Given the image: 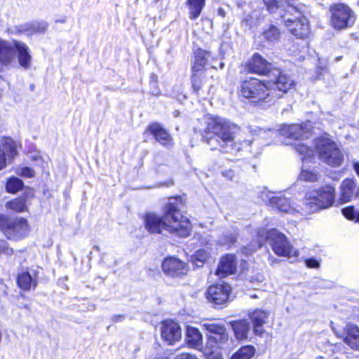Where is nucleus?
I'll use <instances>...</instances> for the list:
<instances>
[{
	"mask_svg": "<svg viewBox=\"0 0 359 359\" xmlns=\"http://www.w3.org/2000/svg\"><path fill=\"white\" fill-rule=\"evenodd\" d=\"M199 125L195 127L205 139L212 150L218 149L222 152L236 154L243 149H248L251 140L243 143L234 141L233 124L220 116H206L198 120Z\"/></svg>",
	"mask_w": 359,
	"mask_h": 359,
	"instance_id": "f257e3e1",
	"label": "nucleus"
},
{
	"mask_svg": "<svg viewBox=\"0 0 359 359\" xmlns=\"http://www.w3.org/2000/svg\"><path fill=\"white\" fill-rule=\"evenodd\" d=\"M182 200L172 197L163 208L162 217L155 213H147L144 217L146 229L151 233H161L163 231L176 233L181 237H187L191 231L189 219L180 211Z\"/></svg>",
	"mask_w": 359,
	"mask_h": 359,
	"instance_id": "f03ea898",
	"label": "nucleus"
},
{
	"mask_svg": "<svg viewBox=\"0 0 359 359\" xmlns=\"http://www.w3.org/2000/svg\"><path fill=\"white\" fill-rule=\"evenodd\" d=\"M292 146L301 156L304 163L307 160L311 161V158H313V147L319 158L328 165L338 167L344 161L342 152L337 143L327 134L316 138L314 142H311L308 139L302 142H294Z\"/></svg>",
	"mask_w": 359,
	"mask_h": 359,
	"instance_id": "7ed1b4c3",
	"label": "nucleus"
},
{
	"mask_svg": "<svg viewBox=\"0 0 359 359\" xmlns=\"http://www.w3.org/2000/svg\"><path fill=\"white\" fill-rule=\"evenodd\" d=\"M239 94L250 102L262 106L270 105L276 97L266 80L261 81L256 78L243 81L240 86Z\"/></svg>",
	"mask_w": 359,
	"mask_h": 359,
	"instance_id": "20e7f679",
	"label": "nucleus"
},
{
	"mask_svg": "<svg viewBox=\"0 0 359 359\" xmlns=\"http://www.w3.org/2000/svg\"><path fill=\"white\" fill-rule=\"evenodd\" d=\"M257 236L259 241L256 246H253L250 250L244 248L245 253H252V251L260 248L265 241H268L274 253L278 256L297 257L299 255L298 251L293 249L285 236L276 229L268 231L259 229Z\"/></svg>",
	"mask_w": 359,
	"mask_h": 359,
	"instance_id": "39448f33",
	"label": "nucleus"
},
{
	"mask_svg": "<svg viewBox=\"0 0 359 359\" xmlns=\"http://www.w3.org/2000/svg\"><path fill=\"white\" fill-rule=\"evenodd\" d=\"M335 188L326 185L307 191L302 203V214L311 215L332 207L334 203Z\"/></svg>",
	"mask_w": 359,
	"mask_h": 359,
	"instance_id": "423d86ee",
	"label": "nucleus"
},
{
	"mask_svg": "<svg viewBox=\"0 0 359 359\" xmlns=\"http://www.w3.org/2000/svg\"><path fill=\"white\" fill-rule=\"evenodd\" d=\"M288 13H284L282 19L289 31L296 37L303 39L309 33V25L307 19L302 15L296 5L288 4Z\"/></svg>",
	"mask_w": 359,
	"mask_h": 359,
	"instance_id": "0eeeda50",
	"label": "nucleus"
},
{
	"mask_svg": "<svg viewBox=\"0 0 359 359\" xmlns=\"http://www.w3.org/2000/svg\"><path fill=\"white\" fill-rule=\"evenodd\" d=\"M330 22L335 29L351 27L355 20L354 12L346 5L339 3L330 6Z\"/></svg>",
	"mask_w": 359,
	"mask_h": 359,
	"instance_id": "6e6552de",
	"label": "nucleus"
},
{
	"mask_svg": "<svg viewBox=\"0 0 359 359\" xmlns=\"http://www.w3.org/2000/svg\"><path fill=\"white\" fill-rule=\"evenodd\" d=\"M269 133L271 137L280 135L294 140V142H299L306 140L311 137V125L309 121L302 124L283 125L279 129V132L269 130Z\"/></svg>",
	"mask_w": 359,
	"mask_h": 359,
	"instance_id": "1a4fd4ad",
	"label": "nucleus"
},
{
	"mask_svg": "<svg viewBox=\"0 0 359 359\" xmlns=\"http://www.w3.org/2000/svg\"><path fill=\"white\" fill-rule=\"evenodd\" d=\"M266 81L274 95H276V99L280 97L282 95L281 93H287L294 86V80L277 68L272 70Z\"/></svg>",
	"mask_w": 359,
	"mask_h": 359,
	"instance_id": "9d476101",
	"label": "nucleus"
},
{
	"mask_svg": "<svg viewBox=\"0 0 359 359\" xmlns=\"http://www.w3.org/2000/svg\"><path fill=\"white\" fill-rule=\"evenodd\" d=\"M262 198L264 201H269V204L272 208H276L280 212L294 215L299 214L302 216V206L297 208L292 204L289 200L280 194H276L274 193L264 191L262 194Z\"/></svg>",
	"mask_w": 359,
	"mask_h": 359,
	"instance_id": "9b49d317",
	"label": "nucleus"
},
{
	"mask_svg": "<svg viewBox=\"0 0 359 359\" xmlns=\"http://www.w3.org/2000/svg\"><path fill=\"white\" fill-rule=\"evenodd\" d=\"M22 46L20 42L12 43L0 40V64L7 66L15 61L18 56L20 65L22 66Z\"/></svg>",
	"mask_w": 359,
	"mask_h": 359,
	"instance_id": "f8f14e48",
	"label": "nucleus"
},
{
	"mask_svg": "<svg viewBox=\"0 0 359 359\" xmlns=\"http://www.w3.org/2000/svg\"><path fill=\"white\" fill-rule=\"evenodd\" d=\"M22 229V217L14 218L4 214L0 215V230L8 239L20 238Z\"/></svg>",
	"mask_w": 359,
	"mask_h": 359,
	"instance_id": "ddd939ff",
	"label": "nucleus"
},
{
	"mask_svg": "<svg viewBox=\"0 0 359 359\" xmlns=\"http://www.w3.org/2000/svg\"><path fill=\"white\" fill-rule=\"evenodd\" d=\"M231 291V286L227 283L215 284L208 288L206 297L215 305H224L228 302Z\"/></svg>",
	"mask_w": 359,
	"mask_h": 359,
	"instance_id": "4468645a",
	"label": "nucleus"
},
{
	"mask_svg": "<svg viewBox=\"0 0 359 359\" xmlns=\"http://www.w3.org/2000/svg\"><path fill=\"white\" fill-rule=\"evenodd\" d=\"M17 154L15 142L11 137H3L0 144V170L5 168Z\"/></svg>",
	"mask_w": 359,
	"mask_h": 359,
	"instance_id": "2eb2a0df",
	"label": "nucleus"
},
{
	"mask_svg": "<svg viewBox=\"0 0 359 359\" xmlns=\"http://www.w3.org/2000/svg\"><path fill=\"white\" fill-rule=\"evenodd\" d=\"M162 270L168 276L177 277L185 275L188 271V266L179 259L170 257L163 262Z\"/></svg>",
	"mask_w": 359,
	"mask_h": 359,
	"instance_id": "dca6fc26",
	"label": "nucleus"
},
{
	"mask_svg": "<svg viewBox=\"0 0 359 359\" xmlns=\"http://www.w3.org/2000/svg\"><path fill=\"white\" fill-rule=\"evenodd\" d=\"M248 68L251 73L269 77L272 70L275 69L276 67L259 54L255 53L248 64Z\"/></svg>",
	"mask_w": 359,
	"mask_h": 359,
	"instance_id": "f3484780",
	"label": "nucleus"
},
{
	"mask_svg": "<svg viewBox=\"0 0 359 359\" xmlns=\"http://www.w3.org/2000/svg\"><path fill=\"white\" fill-rule=\"evenodd\" d=\"M161 337L168 344L178 341L182 337L181 328L178 323L172 320H166L161 327Z\"/></svg>",
	"mask_w": 359,
	"mask_h": 359,
	"instance_id": "a211bd4d",
	"label": "nucleus"
},
{
	"mask_svg": "<svg viewBox=\"0 0 359 359\" xmlns=\"http://www.w3.org/2000/svg\"><path fill=\"white\" fill-rule=\"evenodd\" d=\"M146 132L152 135L160 144L171 148L173 145V140L171 135L159 123H153L146 129Z\"/></svg>",
	"mask_w": 359,
	"mask_h": 359,
	"instance_id": "6ab92c4d",
	"label": "nucleus"
},
{
	"mask_svg": "<svg viewBox=\"0 0 359 359\" xmlns=\"http://www.w3.org/2000/svg\"><path fill=\"white\" fill-rule=\"evenodd\" d=\"M203 327L210 334L209 336L210 341H215L218 344H222L228 340L229 336L224 325L213 323H205L203 324Z\"/></svg>",
	"mask_w": 359,
	"mask_h": 359,
	"instance_id": "aec40b11",
	"label": "nucleus"
},
{
	"mask_svg": "<svg viewBox=\"0 0 359 359\" xmlns=\"http://www.w3.org/2000/svg\"><path fill=\"white\" fill-rule=\"evenodd\" d=\"M236 257L234 255L227 254L222 257L216 273L221 277L232 274L236 270Z\"/></svg>",
	"mask_w": 359,
	"mask_h": 359,
	"instance_id": "412c9836",
	"label": "nucleus"
},
{
	"mask_svg": "<svg viewBox=\"0 0 359 359\" xmlns=\"http://www.w3.org/2000/svg\"><path fill=\"white\" fill-rule=\"evenodd\" d=\"M341 196L340 201L342 203H346L358 197L359 193L356 192V184L353 180L345 179L341 182L340 187Z\"/></svg>",
	"mask_w": 359,
	"mask_h": 359,
	"instance_id": "4be33fe9",
	"label": "nucleus"
},
{
	"mask_svg": "<svg viewBox=\"0 0 359 359\" xmlns=\"http://www.w3.org/2000/svg\"><path fill=\"white\" fill-rule=\"evenodd\" d=\"M212 57L210 51L198 48L194 52V60L192 65L191 72H204L209 59Z\"/></svg>",
	"mask_w": 359,
	"mask_h": 359,
	"instance_id": "5701e85b",
	"label": "nucleus"
},
{
	"mask_svg": "<svg viewBox=\"0 0 359 359\" xmlns=\"http://www.w3.org/2000/svg\"><path fill=\"white\" fill-rule=\"evenodd\" d=\"M269 313L260 309H256L249 314V317L253 323V331L256 335H262L264 332L262 328L263 325L266 323Z\"/></svg>",
	"mask_w": 359,
	"mask_h": 359,
	"instance_id": "b1692460",
	"label": "nucleus"
},
{
	"mask_svg": "<svg viewBox=\"0 0 359 359\" xmlns=\"http://www.w3.org/2000/svg\"><path fill=\"white\" fill-rule=\"evenodd\" d=\"M238 230L231 226L229 229L224 231L217 238L218 245L225 247L226 249L231 248L237 241Z\"/></svg>",
	"mask_w": 359,
	"mask_h": 359,
	"instance_id": "393cba45",
	"label": "nucleus"
},
{
	"mask_svg": "<svg viewBox=\"0 0 359 359\" xmlns=\"http://www.w3.org/2000/svg\"><path fill=\"white\" fill-rule=\"evenodd\" d=\"M344 342L351 348L359 350V328L355 325L348 323Z\"/></svg>",
	"mask_w": 359,
	"mask_h": 359,
	"instance_id": "a878e982",
	"label": "nucleus"
},
{
	"mask_svg": "<svg viewBox=\"0 0 359 359\" xmlns=\"http://www.w3.org/2000/svg\"><path fill=\"white\" fill-rule=\"evenodd\" d=\"M263 1L270 13H275L278 11L281 18L284 13H288L287 12L288 4L295 5L294 0H284V3H281V4H279L276 0H263Z\"/></svg>",
	"mask_w": 359,
	"mask_h": 359,
	"instance_id": "bb28decb",
	"label": "nucleus"
},
{
	"mask_svg": "<svg viewBox=\"0 0 359 359\" xmlns=\"http://www.w3.org/2000/svg\"><path fill=\"white\" fill-rule=\"evenodd\" d=\"M234 335L238 340L246 339L250 331V323L247 320H240L231 323Z\"/></svg>",
	"mask_w": 359,
	"mask_h": 359,
	"instance_id": "cd10ccee",
	"label": "nucleus"
},
{
	"mask_svg": "<svg viewBox=\"0 0 359 359\" xmlns=\"http://www.w3.org/2000/svg\"><path fill=\"white\" fill-rule=\"evenodd\" d=\"M186 335L189 346L194 348H199L201 346L202 334L197 328L188 326Z\"/></svg>",
	"mask_w": 359,
	"mask_h": 359,
	"instance_id": "c85d7f7f",
	"label": "nucleus"
},
{
	"mask_svg": "<svg viewBox=\"0 0 359 359\" xmlns=\"http://www.w3.org/2000/svg\"><path fill=\"white\" fill-rule=\"evenodd\" d=\"M48 27V22L44 20L32 21L24 25V32H26L27 34L44 33L47 30Z\"/></svg>",
	"mask_w": 359,
	"mask_h": 359,
	"instance_id": "c756f323",
	"label": "nucleus"
},
{
	"mask_svg": "<svg viewBox=\"0 0 359 359\" xmlns=\"http://www.w3.org/2000/svg\"><path fill=\"white\" fill-rule=\"evenodd\" d=\"M205 0H187V6L189 11V18L196 20L199 17L205 6Z\"/></svg>",
	"mask_w": 359,
	"mask_h": 359,
	"instance_id": "7c9ffc66",
	"label": "nucleus"
},
{
	"mask_svg": "<svg viewBox=\"0 0 359 359\" xmlns=\"http://www.w3.org/2000/svg\"><path fill=\"white\" fill-rule=\"evenodd\" d=\"M27 158L34 165L41 168L42 170L45 169L48 163L41 156L40 151L35 147L29 150L27 154Z\"/></svg>",
	"mask_w": 359,
	"mask_h": 359,
	"instance_id": "2f4dec72",
	"label": "nucleus"
},
{
	"mask_svg": "<svg viewBox=\"0 0 359 359\" xmlns=\"http://www.w3.org/2000/svg\"><path fill=\"white\" fill-rule=\"evenodd\" d=\"M255 353V348L248 345L240 348L230 359H251Z\"/></svg>",
	"mask_w": 359,
	"mask_h": 359,
	"instance_id": "473e14b6",
	"label": "nucleus"
},
{
	"mask_svg": "<svg viewBox=\"0 0 359 359\" xmlns=\"http://www.w3.org/2000/svg\"><path fill=\"white\" fill-rule=\"evenodd\" d=\"M262 36L266 41L275 43L279 40L280 32L275 25H271L264 29Z\"/></svg>",
	"mask_w": 359,
	"mask_h": 359,
	"instance_id": "72a5a7b5",
	"label": "nucleus"
},
{
	"mask_svg": "<svg viewBox=\"0 0 359 359\" xmlns=\"http://www.w3.org/2000/svg\"><path fill=\"white\" fill-rule=\"evenodd\" d=\"M24 291L30 290L35 288L37 285L36 273L32 270L31 271H24Z\"/></svg>",
	"mask_w": 359,
	"mask_h": 359,
	"instance_id": "f704fd0d",
	"label": "nucleus"
},
{
	"mask_svg": "<svg viewBox=\"0 0 359 359\" xmlns=\"http://www.w3.org/2000/svg\"><path fill=\"white\" fill-rule=\"evenodd\" d=\"M210 253L208 251L204 249H200L196 251L195 254L191 257V260L195 266L201 267L208 259Z\"/></svg>",
	"mask_w": 359,
	"mask_h": 359,
	"instance_id": "c9c22d12",
	"label": "nucleus"
},
{
	"mask_svg": "<svg viewBox=\"0 0 359 359\" xmlns=\"http://www.w3.org/2000/svg\"><path fill=\"white\" fill-rule=\"evenodd\" d=\"M205 77L204 72H192L191 74V86L194 93H198L203 85V80Z\"/></svg>",
	"mask_w": 359,
	"mask_h": 359,
	"instance_id": "e433bc0d",
	"label": "nucleus"
},
{
	"mask_svg": "<svg viewBox=\"0 0 359 359\" xmlns=\"http://www.w3.org/2000/svg\"><path fill=\"white\" fill-rule=\"evenodd\" d=\"M22 189V181L18 177H13L8 180L6 190L8 193L15 194Z\"/></svg>",
	"mask_w": 359,
	"mask_h": 359,
	"instance_id": "4c0bfd02",
	"label": "nucleus"
},
{
	"mask_svg": "<svg viewBox=\"0 0 359 359\" xmlns=\"http://www.w3.org/2000/svg\"><path fill=\"white\" fill-rule=\"evenodd\" d=\"M5 207L13 213L22 212V198H17L6 202Z\"/></svg>",
	"mask_w": 359,
	"mask_h": 359,
	"instance_id": "58836bf2",
	"label": "nucleus"
},
{
	"mask_svg": "<svg viewBox=\"0 0 359 359\" xmlns=\"http://www.w3.org/2000/svg\"><path fill=\"white\" fill-rule=\"evenodd\" d=\"M299 178L306 182H316L318 179V174L303 166L299 175Z\"/></svg>",
	"mask_w": 359,
	"mask_h": 359,
	"instance_id": "ea45409f",
	"label": "nucleus"
},
{
	"mask_svg": "<svg viewBox=\"0 0 359 359\" xmlns=\"http://www.w3.org/2000/svg\"><path fill=\"white\" fill-rule=\"evenodd\" d=\"M341 211L344 216L348 219L359 222V212H357L353 206L344 208Z\"/></svg>",
	"mask_w": 359,
	"mask_h": 359,
	"instance_id": "a19ab883",
	"label": "nucleus"
},
{
	"mask_svg": "<svg viewBox=\"0 0 359 359\" xmlns=\"http://www.w3.org/2000/svg\"><path fill=\"white\" fill-rule=\"evenodd\" d=\"M13 252V249L8 248L7 243L4 240H0V255L6 254L10 255H12Z\"/></svg>",
	"mask_w": 359,
	"mask_h": 359,
	"instance_id": "79ce46f5",
	"label": "nucleus"
},
{
	"mask_svg": "<svg viewBox=\"0 0 359 359\" xmlns=\"http://www.w3.org/2000/svg\"><path fill=\"white\" fill-rule=\"evenodd\" d=\"M28 50V47L24 44V69H28L31 65L32 57Z\"/></svg>",
	"mask_w": 359,
	"mask_h": 359,
	"instance_id": "37998d69",
	"label": "nucleus"
},
{
	"mask_svg": "<svg viewBox=\"0 0 359 359\" xmlns=\"http://www.w3.org/2000/svg\"><path fill=\"white\" fill-rule=\"evenodd\" d=\"M306 266L309 268H318L320 263L315 258H309L305 261Z\"/></svg>",
	"mask_w": 359,
	"mask_h": 359,
	"instance_id": "c03bdc74",
	"label": "nucleus"
},
{
	"mask_svg": "<svg viewBox=\"0 0 359 359\" xmlns=\"http://www.w3.org/2000/svg\"><path fill=\"white\" fill-rule=\"evenodd\" d=\"M35 176V170L29 167L24 166V178H32Z\"/></svg>",
	"mask_w": 359,
	"mask_h": 359,
	"instance_id": "a18cd8bd",
	"label": "nucleus"
},
{
	"mask_svg": "<svg viewBox=\"0 0 359 359\" xmlns=\"http://www.w3.org/2000/svg\"><path fill=\"white\" fill-rule=\"evenodd\" d=\"M175 359H198L194 355L188 353H182L177 355Z\"/></svg>",
	"mask_w": 359,
	"mask_h": 359,
	"instance_id": "49530a36",
	"label": "nucleus"
},
{
	"mask_svg": "<svg viewBox=\"0 0 359 359\" xmlns=\"http://www.w3.org/2000/svg\"><path fill=\"white\" fill-rule=\"evenodd\" d=\"M342 347L343 346L341 344L329 345L330 350L334 353H337V351H339Z\"/></svg>",
	"mask_w": 359,
	"mask_h": 359,
	"instance_id": "de8ad7c7",
	"label": "nucleus"
},
{
	"mask_svg": "<svg viewBox=\"0 0 359 359\" xmlns=\"http://www.w3.org/2000/svg\"><path fill=\"white\" fill-rule=\"evenodd\" d=\"M124 319V316L123 315H114L112 316V320L114 323L121 322Z\"/></svg>",
	"mask_w": 359,
	"mask_h": 359,
	"instance_id": "09e8293b",
	"label": "nucleus"
},
{
	"mask_svg": "<svg viewBox=\"0 0 359 359\" xmlns=\"http://www.w3.org/2000/svg\"><path fill=\"white\" fill-rule=\"evenodd\" d=\"M263 280H264V277L260 275V276H258L256 278H252V280H251V282L252 283H254V281H255L258 285L259 283H262Z\"/></svg>",
	"mask_w": 359,
	"mask_h": 359,
	"instance_id": "8fccbe9b",
	"label": "nucleus"
},
{
	"mask_svg": "<svg viewBox=\"0 0 359 359\" xmlns=\"http://www.w3.org/2000/svg\"><path fill=\"white\" fill-rule=\"evenodd\" d=\"M318 359H323V358ZM330 359H344V354L339 353V355H332Z\"/></svg>",
	"mask_w": 359,
	"mask_h": 359,
	"instance_id": "3c124183",
	"label": "nucleus"
},
{
	"mask_svg": "<svg viewBox=\"0 0 359 359\" xmlns=\"http://www.w3.org/2000/svg\"><path fill=\"white\" fill-rule=\"evenodd\" d=\"M17 284L20 289L22 288V280L20 274L18 275L17 278Z\"/></svg>",
	"mask_w": 359,
	"mask_h": 359,
	"instance_id": "603ef678",
	"label": "nucleus"
},
{
	"mask_svg": "<svg viewBox=\"0 0 359 359\" xmlns=\"http://www.w3.org/2000/svg\"><path fill=\"white\" fill-rule=\"evenodd\" d=\"M353 168H354L355 172L359 176V162H355L353 163Z\"/></svg>",
	"mask_w": 359,
	"mask_h": 359,
	"instance_id": "864d4df0",
	"label": "nucleus"
},
{
	"mask_svg": "<svg viewBox=\"0 0 359 359\" xmlns=\"http://www.w3.org/2000/svg\"><path fill=\"white\" fill-rule=\"evenodd\" d=\"M23 189H24V195L27 193H32V190L29 188V187H25V186L23 187Z\"/></svg>",
	"mask_w": 359,
	"mask_h": 359,
	"instance_id": "5fc2aeb1",
	"label": "nucleus"
},
{
	"mask_svg": "<svg viewBox=\"0 0 359 359\" xmlns=\"http://www.w3.org/2000/svg\"><path fill=\"white\" fill-rule=\"evenodd\" d=\"M55 22H56L65 23L66 22V19L63 18V19H60V20H56Z\"/></svg>",
	"mask_w": 359,
	"mask_h": 359,
	"instance_id": "6e6d98bb",
	"label": "nucleus"
},
{
	"mask_svg": "<svg viewBox=\"0 0 359 359\" xmlns=\"http://www.w3.org/2000/svg\"><path fill=\"white\" fill-rule=\"evenodd\" d=\"M23 224H24V229H25V226L27 225V222H26V220L24 219V222H23Z\"/></svg>",
	"mask_w": 359,
	"mask_h": 359,
	"instance_id": "4d7b16f0",
	"label": "nucleus"
},
{
	"mask_svg": "<svg viewBox=\"0 0 359 359\" xmlns=\"http://www.w3.org/2000/svg\"><path fill=\"white\" fill-rule=\"evenodd\" d=\"M270 260H271V264H272V263H273V262H274V261H276V259H275V258H272V259H271Z\"/></svg>",
	"mask_w": 359,
	"mask_h": 359,
	"instance_id": "13d9d810",
	"label": "nucleus"
},
{
	"mask_svg": "<svg viewBox=\"0 0 359 359\" xmlns=\"http://www.w3.org/2000/svg\"><path fill=\"white\" fill-rule=\"evenodd\" d=\"M332 325H333V323H332V322H331V327H332V329L334 331V327L332 326Z\"/></svg>",
	"mask_w": 359,
	"mask_h": 359,
	"instance_id": "bf43d9fd",
	"label": "nucleus"
},
{
	"mask_svg": "<svg viewBox=\"0 0 359 359\" xmlns=\"http://www.w3.org/2000/svg\"><path fill=\"white\" fill-rule=\"evenodd\" d=\"M30 88H31L32 90H33V89L34 88V86L33 84H32V85H31V86H30Z\"/></svg>",
	"mask_w": 359,
	"mask_h": 359,
	"instance_id": "052dcab7",
	"label": "nucleus"
},
{
	"mask_svg": "<svg viewBox=\"0 0 359 359\" xmlns=\"http://www.w3.org/2000/svg\"><path fill=\"white\" fill-rule=\"evenodd\" d=\"M356 192L359 193V187L358 188L356 187ZM358 196H359V194H358Z\"/></svg>",
	"mask_w": 359,
	"mask_h": 359,
	"instance_id": "680f3d73",
	"label": "nucleus"
},
{
	"mask_svg": "<svg viewBox=\"0 0 359 359\" xmlns=\"http://www.w3.org/2000/svg\"><path fill=\"white\" fill-rule=\"evenodd\" d=\"M252 297L256 298L257 296L256 294L252 295Z\"/></svg>",
	"mask_w": 359,
	"mask_h": 359,
	"instance_id": "e2e57ef3",
	"label": "nucleus"
},
{
	"mask_svg": "<svg viewBox=\"0 0 359 359\" xmlns=\"http://www.w3.org/2000/svg\"><path fill=\"white\" fill-rule=\"evenodd\" d=\"M201 226H203H203H204V227H207V226H205L203 224H201Z\"/></svg>",
	"mask_w": 359,
	"mask_h": 359,
	"instance_id": "0e129e2a",
	"label": "nucleus"
}]
</instances>
